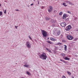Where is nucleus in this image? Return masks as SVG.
<instances>
[{
	"mask_svg": "<svg viewBox=\"0 0 78 78\" xmlns=\"http://www.w3.org/2000/svg\"><path fill=\"white\" fill-rule=\"evenodd\" d=\"M40 58L42 59H44V60H46V59L47 58V55L45 53H43L41 55H39Z\"/></svg>",
	"mask_w": 78,
	"mask_h": 78,
	"instance_id": "f257e3e1",
	"label": "nucleus"
},
{
	"mask_svg": "<svg viewBox=\"0 0 78 78\" xmlns=\"http://www.w3.org/2000/svg\"><path fill=\"white\" fill-rule=\"evenodd\" d=\"M41 30L42 31L43 36L44 37H47V36L48 32L44 30H42V29H41Z\"/></svg>",
	"mask_w": 78,
	"mask_h": 78,
	"instance_id": "f03ea898",
	"label": "nucleus"
},
{
	"mask_svg": "<svg viewBox=\"0 0 78 78\" xmlns=\"http://www.w3.org/2000/svg\"><path fill=\"white\" fill-rule=\"evenodd\" d=\"M67 37L68 40H72L73 38V37H72L70 35H68Z\"/></svg>",
	"mask_w": 78,
	"mask_h": 78,
	"instance_id": "7ed1b4c3",
	"label": "nucleus"
},
{
	"mask_svg": "<svg viewBox=\"0 0 78 78\" xmlns=\"http://www.w3.org/2000/svg\"><path fill=\"white\" fill-rule=\"evenodd\" d=\"M71 28V26L70 25H68L67 27H66L65 30L66 31H69L70 30Z\"/></svg>",
	"mask_w": 78,
	"mask_h": 78,
	"instance_id": "20e7f679",
	"label": "nucleus"
},
{
	"mask_svg": "<svg viewBox=\"0 0 78 78\" xmlns=\"http://www.w3.org/2000/svg\"><path fill=\"white\" fill-rule=\"evenodd\" d=\"M26 46L28 48H31V45L30 42L27 41L26 42Z\"/></svg>",
	"mask_w": 78,
	"mask_h": 78,
	"instance_id": "39448f33",
	"label": "nucleus"
},
{
	"mask_svg": "<svg viewBox=\"0 0 78 78\" xmlns=\"http://www.w3.org/2000/svg\"><path fill=\"white\" fill-rule=\"evenodd\" d=\"M53 10V7L51 6H50L49 7V8L48 9V12L50 13Z\"/></svg>",
	"mask_w": 78,
	"mask_h": 78,
	"instance_id": "423d86ee",
	"label": "nucleus"
},
{
	"mask_svg": "<svg viewBox=\"0 0 78 78\" xmlns=\"http://www.w3.org/2000/svg\"><path fill=\"white\" fill-rule=\"evenodd\" d=\"M66 25L67 24H66V23H65V22L60 23V25L62 27H65Z\"/></svg>",
	"mask_w": 78,
	"mask_h": 78,
	"instance_id": "0eeeda50",
	"label": "nucleus"
},
{
	"mask_svg": "<svg viewBox=\"0 0 78 78\" xmlns=\"http://www.w3.org/2000/svg\"><path fill=\"white\" fill-rule=\"evenodd\" d=\"M66 17V13H65L63 16V19H65Z\"/></svg>",
	"mask_w": 78,
	"mask_h": 78,
	"instance_id": "6e6552de",
	"label": "nucleus"
},
{
	"mask_svg": "<svg viewBox=\"0 0 78 78\" xmlns=\"http://www.w3.org/2000/svg\"><path fill=\"white\" fill-rule=\"evenodd\" d=\"M24 67H27V68L30 67V65H24Z\"/></svg>",
	"mask_w": 78,
	"mask_h": 78,
	"instance_id": "1a4fd4ad",
	"label": "nucleus"
},
{
	"mask_svg": "<svg viewBox=\"0 0 78 78\" xmlns=\"http://www.w3.org/2000/svg\"><path fill=\"white\" fill-rule=\"evenodd\" d=\"M57 34L58 36H59V35L61 34V31H60L59 30L57 32Z\"/></svg>",
	"mask_w": 78,
	"mask_h": 78,
	"instance_id": "9d476101",
	"label": "nucleus"
},
{
	"mask_svg": "<svg viewBox=\"0 0 78 78\" xmlns=\"http://www.w3.org/2000/svg\"><path fill=\"white\" fill-rule=\"evenodd\" d=\"M65 60H70V58H68L67 57H66L65 58Z\"/></svg>",
	"mask_w": 78,
	"mask_h": 78,
	"instance_id": "9b49d317",
	"label": "nucleus"
},
{
	"mask_svg": "<svg viewBox=\"0 0 78 78\" xmlns=\"http://www.w3.org/2000/svg\"><path fill=\"white\" fill-rule=\"evenodd\" d=\"M46 50H47L48 51H49V52L51 53V51L50 50V49H48V48H46Z\"/></svg>",
	"mask_w": 78,
	"mask_h": 78,
	"instance_id": "f8f14e48",
	"label": "nucleus"
},
{
	"mask_svg": "<svg viewBox=\"0 0 78 78\" xmlns=\"http://www.w3.org/2000/svg\"><path fill=\"white\" fill-rule=\"evenodd\" d=\"M64 46H65L64 50L65 51H67V46L65 45Z\"/></svg>",
	"mask_w": 78,
	"mask_h": 78,
	"instance_id": "ddd939ff",
	"label": "nucleus"
},
{
	"mask_svg": "<svg viewBox=\"0 0 78 78\" xmlns=\"http://www.w3.org/2000/svg\"><path fill=\"white\" fill-rule=\"evenodd\" d=\"M67 73L69 74V75H71V73L69 72V71H67Z\"/></svg>",
	"mask_w": 78,
	"mask_h": 78,
	"instance_id": "4468645a",
	"label": "nucleus"
},
{
	"mask_svg": "<svg viewBox=\"0 0 78 78\" xmlns=\"http://www.w3.org/2000/svg\"><path fill=\"white\" fill-rule=\"evenodd\" d=\"M46 20H50V18L48 17H46Z\"/></svg>",
	"mask_w": 78,
	"mask_h": 78,
	"instance_id": "2eb2a0df",
	"label": "nucleus"
},
{
	"mask_svg": "<svg viewBox=\"0 0 78 78\" xmlns=\"http://www.w3.org/2000/svg\"><path fill=\"white\" fill-rule=\"evenodd\" d=\"M66 3H63V6H67V5H66Z\"/></svg>",
	"mask_w": 78,
	"mask_h": 78,
	"instance_id": "dca6fc26",
	"label": "nucleus"
},
{
	"mask_svg": "<svg viewBox=\"0 0 78 78\" xmlns=\"http://www.w3.org/2000/svg\"><path fill=\"white\" fill-rule=\"evenodd\" d=\"M62 12H61L59 13V16H62Z\"/></svg>",
	"mask_w": 78,
	"mask_h": 78,
	"instance_id": "f3484780",
	"label": "nucleus"
},
{
	"mask_svg": "<svg viewBox=\"0 0 78 78\" xmlns=\"http://www.w3.org/2000/svg\"><path fill=\"white\" fill-rule=\"evenodd\" d=\"M51 22H52V23H55V20L52 19L51 20Z\"/></svg>",
	"mask_w": 78,
	"mask_h": 78,
	"instance_id": "a211bd4d",
	"label": "nucleus"
},
{
	"mask_svg": "<svg viewBox=\"0 0 78 78\" xmlns=\"http://www.w3.org/2000/svg\"><path fill=\"white\" fill-rule=\"evenodd\" d=\"M62 56H66V54L64 53H62Z\"/></svg>",
	"mask_w": 78,
	"mask_h": 78,
	"instance_id": "6ab92c4d",
	"label": "nucleus"
},
{
	"mask_svg": "<svg viewBox=\"0 0 78 78\" xmlns=\"http://www.w3.org/2000/svg\"><path fill=\"white\" fill-rule=\"evenodd\" d=\"M26 73L28 75H30V73H29V72H28V71H27Z\"/></svg>",
	"mask_w": 78,
	"mask_h": 78,
	"instance_id": "aec40b11",
	"label": "nucleus"
},
{
	"mask_svg": "<svg viewBox=\"0 0 78 78\" xmlns=\"http://www.w3.org/2000/svg\"><path fill=\"white\" fill-rule=\"evenodd\" d=\"M47 42H48L49 44H51V41H47Z\"/></svg>",
	"mask_w": 78,
	"mask_h": 78,
	"instance_id": "412c9836",
	"label": "nucleus"
},
{
	"mask_svg": "<svg viewBox=\"0 0 78 78\" xmlns=\"http://www.w3.org/2000/svg\"><path fill=\"white\" fill-rule=\"evenodd\" d=\"M2 12H0V16H2L3 14Z\"/></svg>",
	"mask_w": 78,
	"mask_h": 78,
	"instance_id": "4be33fe9",
	"label": "nucleus"
},
{
	"mask_svg": "<svg viewBox=\"0 0 78 78\" xmlns=\"http://www.w3.org/2000/svg\"><path fill=\"white\" fill-rule=\"evenodd\" d=\"M63 62H64V63H66V64H67V62L66 61L64 60H63Z\"/></svg>",
	"mask_w": 78,
	"mask_h": 78,
	"instance_id": "5701e85b",
	"label": "nucleus"
},
{
	"mask_svg": "<svg viewBox=\"0 0 78 78\" xmlns=\"http://www.w3.org/2000/svg\"><path fill=\"white\" fill-rule=\"evenodd\" d=\"M28 37H29V38H30V39H31V40L32 39V38H31V37H30V36H29Z\"/></svg>",
	"mask_w": 78,
	"mask_h": 78,
	"instance_id": "b1692460",
	"label": "nucleus"
},
{
	"mask_svg": "<svg viewBox=\"0 0 78 78\" xmlns=\"http://www.w3.org/2000/svg\"><path fill=\"white\" fill-rule=\"evenodd\" d=\"M77 39H78V38H76L74 39V41H76Z\"/></svg>",
	"mask_w": 78,
	"mask_h": 78,
	"instance_id": "393cba45",
	"label": "nucleus"
},
{
	"mask_svg": "<svg viewBox=\"0 0 78 78\" xmlns=\"http://www.w3.org/2000/svg\"><path fill=\"white\" fill-rule=\"evenodd\" d=\"M4 14H6V10H5L4 12Z\"/></svg>",
	"mask_w": 78,
	"mask_h": 78,
	"instance_id": "a878e982",
	"label": "nucleus"
},
{
	"mask_svg": "<svg viewBox=\"0 0 78 78\" xmlns=\"http://www.w3.org/2000/svg\"><path fill=\"white\" fill-rule=\"evenodd\" d=\"M67 12L69 13V14H71V12L70 11H67Z\"/></svg>",
	"mask_w": 78,
	"mask_h": 78,
	"instance_id": "bb28decb",
	"label": "nucleus"
},
{
	"mask_svg": "<svg viewBox=\"0 0 78 78\" xmlns=\"http://www.w3.org/2000/svg\"><path fill=\"white\" fill-rule=\"evenodd\" d=\"M56 12H57V11H56V10H54L53 12H55V13H56Z\"/></svg>",
	"mask_w": 78,
	"mask_h": 78,
	"instance_id": "cd10ccee",
	"label": "nucleus"
},
{
	"mask_svg": "<svg viewBox=\"0 0 78 78\" xmlns=\"http://www.w3.org/2000/svg\"><path fill=\"white\" fill-rule=\"evenodd\" d=\"M54 41H56V40L55 39L53 38V40Z\"/></svg>",
	"mask_w": 78,
	"mask_h": 78,
	"instance_id": "c85d7f7f",
	"label": "nucleus"
},
{
	"mask_svg": "<svg viewBox=\"0 0 78 78\" xmlns=\"http://www.w3.org/2000/svg\"><path fill=\"white\" fill-rule=\"evenodd\" d=\"M15 28H16V29H17V27H18V26H15Z\"/></svg>",
	"mask_w": 78,
	"mask_h": 78,
	"instance_id": "c756f323",
	"label": "nucleus"
},
{
	"mask_svg": "<svg viewBox=\"0 0 78 78\" xmlns=\"http://www.w3.org/2000/svg\"><path fill=\"white\" fill-rule=\"evenodd\" d=\"M62 43H58V45H61Z\"/></svg>",
	"mask_w": 78,
	"mask_h": 78,
	"instance_id": "7c9ffc66",
	"label": "nucleus"
},
{
	"mask_svg": "<svg viewBox=\"0 0 78 78\" xmlns=\"http://www.w3.org/2000/svg\"><path fill=\"white\" fill-rule=\"evenodd\" d=\"M62 78H66V76H62Z\"/></svg>",
	"mask_w": 78,
	"mask_h": 78,
	"instance_id": "2f4dec72",
	"label": "nucleus"
},
{
	"mask_svg": "<svg viewBox=\"0 0 78 78\" xmlns=\"http://www.w3.org/2000/svg\"><path fill=\"white\" fill-rule=\"evenodd\" d=\"M51 41H53V38H51Z\"/></svg>",
	"mask_w": 78,
	"mask_h": 78,
	"instance_id": "473e14b6",
	"label": "nucleus"
},
{
	"mask_svg": "<svg viewBox=\"0 0 78 78\" xmlns=\"http://www.w3.org/2000/svg\"><path fill=\"white\" fill-rule=\"evenodd\" d=\"M76 31H77V32H78V29H76Z\"/></svg>",
	"mask_w": 78,
	"mask_h": 78,
	"instance_id": "72a5a7b5",
	"label": "nucleus"
},
{
	"mask_svg": "<svg viewBox=\"0 0 78 78\" xmlns=\"http://www.w3.org/2000/svg\"><path fill=\"white\" fill-rule=\"evenodd\" d=\"M70 5H74V4H73V3H71Z\"/></svg>",
	"mask_w": 78,
	"mask_h": 78,
	"instance_id": "f704fd0d",
	"label": "nucleus"
},
{
	"mask_svg": "<svg viewBox=\"0 0 78 78\" xmlns=\"http://www.w3.org/2000/svg\"><path fill=\"white\" fill-rule=\"evenodd\" d=\"M69 1H65V2H66V3H69Z\"/></svg>",
	"mask_w": 78,
	"mask_h": 78,
	"instance_id": "c9c22d12",
	"label": "nucleus"
},
{
	"mask_svg": "<svg viewBox=\"0 0 78 78\" xmlns=\"http://www.w3.org/2000/svg\"><path fill=\"white\" fill-rule=\"evenodd\" d=\"M60 60L61 61H62V62H63V61H64V60H63L62 59H60Z\"/></svg>",
	"mask_w": 78,
	"mask_h": 78,
	"instance_id": "e433bc0d",
	"label": "nucleus"
},
{
	"mask_svg": "<svg viewBox=\"0 0 78 78\" xmlns=\"http://www.w3.org/2000/svg\"><path fill=\"white\" fill-rule=\"evenodd\" d=\"M55 48V49L56 50H58V48L57 47H56Z\"/></svg>",
	"mask_w": 78,
	"mask_h": 78,
	"instance_id": "4c0bfd02",
	"label": "nucleus"
},
{
	"mask_svg": "<svg viewBox=\"0 0 78 78\" xmlns=\"http://www.w3.org/2000/svg\"><path fill=\"white\" fill-rule=\"evenodd\" d=\"M38 5H39V1H37Z\"/></svg>",
	"mask_w": 78,
	"mask_h": 78,
	"instance_id": "58836bf2",
	"label": "nucleus"
},
{
	"mask_svg": "<svg viewBox=\"0 0 78 78\" xmlns=\"http://www.w3.org/2000/svg\"><path fill=\"white\" fill-rule=\"evenodd\" d=\"M34 4L33 3H32L31 4H30V6H32V5H33Z\"/></svg>",
	"mask_w": 78,
	"mask_h": 78,
	"instance_id": "ea45409f",
	"label": "nucleus"
},
{
	"mask_svg": "<svg viewBox=\"0 0 78 78\" xmlns=\"http://www.w3.org/2000/svg\"><path fill=\"white\" fill-rule=\"evenodd\" d=\"M60 37H62V35H61L60 36Z\"/></svg>",
	"mask_w": 78,
	"mask_h": 78,
	"instance_id": "a19ab883",
	"label": "nucleus"
},
{
	"mask_svg": "<svg viewBox=\"0 0 78 78\" xmlns=\"http://www.w3.org/2000/svg\"><path fill=\"white\" fill-rule=\"evenodd\" d=\"M68 3H69V4H70V3H70V2L69 1V2Z\"/></svg>",
	"mask_w": 78,
	"mask_h": 78,
	"instance_id": "79ce46f5",
	"label": "nucleus"
},
{
	"mask_svg": "<svg viewBox=\"0 0 78 78\" xmlns=\"http://www.w3.org/2000/svg\"><path fill=\"white\" fill-rule=\"evenodd\" d=\"M15 10L16 11H19V10H18V9H16V10Z\"/></svg>",
	"mask_w": 78,
	"mask_h": 78,
	"instance_id": "37998d69",
	"label": "nucleus"
},
{
	"mask_svg": "<svg viewBox=\"0 0 78 78\" xmlns=\"http://www.w3.org/2000/svg\"><path fill=\"white\" fill-rule=\"evenodd\" d=\"M72 78H74V76H72Z\"/></svg>",
	"mask_w": 78,
	"mask_h": 78,
	"instance_id": "c03bdc74",
	"label": "nucleus"
},
{
	"mask_svg": "<svg viewBox=\"0 0 78 78\" xmlns=\"http://www.w3.org/2000/svg\"><path fill=\"white\" fill-rule=\"evenodd\" d=\"M58 62L59 63H61V64H62V63L61 62Z\"/></svg>",
	"mask_w": 78,
	"mask_h": 78,
	"instance_id": "a18cd8bd",
	"label": "nucleus"
},
{
	"mask_svg": "<svg viewBox=\"0 0 78 78\" xmlns=\"http://www.w3.org/2000/svg\"><path fill=\"white\" fill-rule=\"evenodd\" d=\"M48 39H49V37L48 38Z\"/></svg>",
	"mask_w": 78,
	"mask_h": 78,
	"instance_id": "49530a36",
	"label": "nucleus"
},
{
	"mask_svg": "<svg viewBox=\"0 0 78 78\" xmlns=\"http://www.w3.org/2000/svg\"><path fill=\"white\" fill-rule=\"evenodd\" d=\"M0 6H1V4H0Z\"/></svg>",
	"mask_w": 78,
	"mask_h": 78,
	"instance_id": "de8ad7c7",
	"label": "nucleus"
},
{
	"mask_svg": "<svg viewBox=\"0 0 78 78\" xmlns=\"http://www.w3.org/2000/svg\"><path fill=\"white\" fill-rule=\"evenodd\" d=\"M16 64H17V63H16Z\"/></svg>",
	"mask_w": 78,
	"mask_h": 78,
	"instance_id": "09e8293b",
	"label": "nucleus"
},
{
	"mask_svg": "<svg viewBox=\"0 0 78 78\" xmlns=\"http://www.w3.org/2000/svg\"><path fill=\"white\" fill-rule=\"evenodd\" d=\"M59 50H61V49H59Z\"/></svg>",
	"mask_w": 78,
	"mask_h": 78,
	"instance_id": "8fccbe9b",
	"label": "nucleus"
},
{
	"mask_svg": "<svg viewBox=\"0 0 78 78\" xmlns=\"http://www.w3.org/2000/svg\"><path fill=\"white\" fill-rule=\"evenodd\" d=\"M34 0V1H35V0Z\"/></svg>",
	"mask_w": 78,
	"mask_h": 78,
	"instance_id": "3c124183",
	"label": "nucleus"
}]
</instances>
